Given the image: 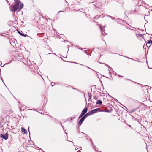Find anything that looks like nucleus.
Masks as SVG:
<instances>
[{
    "label": "nucleus",
    "instance_id": "423d86ee",
    "mask_svg": "<svg viewBox=\"0 0 152 152\" xmlns=\"http://www.w3.org/2000/svg\"><path fill=\"white\" fill-rule=\"evenodd\" d=\"M14 1L15 2V4L14 5L19 7L20 3V1L19 0H14Z\"/></svg>",
    "mask_w": 152,
    "mask_h": 152
},
{
    "label": "nucleus",
    "instance_id": "1a4fd4ad",
    "mask_svg": "<svg viewBox=\"0 0 152 152\" xmlns=\"http://www.w3.org/2000/svg\"><path fill=\"white\" fill-rule=\"evenodd\" d=\"M21 131L23 132V134H26L27 132L26 130L23 127H22L21 128Z\"/></svg>",
    "mask_w": 152,
    "mask_h": 152
},
{
    "label": "nucleus",
    "instance_id": "c85d7f7f",
    "mask_svg": "<svg viewBox=\"0 0 152 152\" xmlns=\"http://www.w3.org/2000/svg\"><path fill=\"white\" fill-rule=\"evenodd\" d=\"M3 34H4V33H0V35L2 36H4V35Z\"/></svg>",
    "mask_w": 152,
    "mask_h": 152
},
{
    "label": "nucleus",
    "instance_id": "9d476101",
    "mask_svg": "<svg viewBox=\"0 0 152 152\" xmlns=\"http://www.w3.org/2000/svg\"><path fill=\"white\" fill-rule=\"evenodd\" d=\"M18 32L19 33V34H20V35H21L22 36H24V37H27V36H28V35L26 34H22L18 30Z\"/></svg>",
    "mask_w": 152,
    "mask_h": 152
},
{
    "label": "nucleus",
    "instance_id": "9b49d317",
    "mask_svg": "<svg viewBox=\"0 0 152 152\" xmlns=\"http://www.w3.org/2000/svg\"><path fill=\"white\" fill-rule=\"evenodd\" d=\"M96 104H101L102 103V101L100 100H98L96 101Z\"/></svg>",
    "mask_w": 152,
    "mask_h": 152
},
{
    "label": "nucleus",
    "instance_id": "a211bd4d",
    "mask_svg": "<svg viewBox=\"0 0 152 152\" xmlns=\"http://www.w3.org/2000/svg\"><path fill=\"white\" fill-rule=\"evenodd\" d=\"M93 99L95 100H96L98 99V97L96 96H93Z\"/></svg>",
    "mask_w": 152,
    "mask_h": 152
},
{
    "label": "nucleus",
    "instance_id": "4be33fe9",
    "mask_svg": "<svg viewBox=\"0 0 152 152\" xmlns=\"http://www.w3.org/2000/svg\"><path fill=\"white\" fill-rule=\"evenodd\" d=\"M108 68H109L108 70L109 71H110L112 70V68L110 67H108Z\"/></svg>",
    "mask_w": 152,
    "mask_h": 152
},
{
    "label": "nucleus",
    "instance_id": "20e7f679",
    "mask_svg": "<svg viewBox=\"0 0 152 152\" xmlns=\"http://www.w3.org/2000/svg\"><path fill=\"white\" fill-rule=\"evenodd\" d=\"M85 119V118H84L83 117L82 118L80 119L79 121L78 125L79 126H80L82 124L83 122L84 121V120Z\"/></svg>",
    "mask_w": 152,
    "mask_h": 152
},
{
    "label": "nucleus",
    "instance_id": "5701e85b",
    "mask_svg": "<svg viewBox=\"0 0 152 152\" xmlns=\"http://www.w3.org/2000/svg\"><path fill=\"white\" fill-rule=\"evenodd\" d=\"M0 64L1 66V67H3L4 66V65H2V63L1 62H0Z\"/></svg>",
    "mask_w": 152,
    "mask_h": 152
},
{
    "label": "nucleus",
    "instance_id": "a19ab883",
    "mask_svg": "<svg viewBox=\"0 0 152 152\" xmlns=\"http://www.w3.org/2000/svg\"><path fill=\"white\" fill-rule=\"evenodd\" d=\"M146 16H147V15H145V17H144V18H145V17Z\"/></svg>",
    "mask_w": 152,
    "mask_h": 152
},
{
    "label": "nucleus",
    "instance_id": "de8ad7c7",
    "mask_svg": "<svg viewBox=\"0 0 152 152\" xmlns=\"http://www.w3.org/2000/svg\"><path fill=\"white\" fill-rule=\"evenodd\" d=\"M126 28H128V27H126Z\"/></svg>",
    "mask_w": 152,
    "mask_h": 152
},
{
    "label": "nucleus",
    "instance_id": "79ce46f5",
    "mask_svg": "<svg viewBox=\"0 0 152 152\" xmlns=\"http://www.w3.org/2000/svg\"><path fill=\"white\" fill-rule=\"evenodd\" d=\"M56 84H58V83H57Z\"/></svg>",
    "mask_w": 152,
    "mask_h": 152
},
{
    "label": "nucleus",
    "instance_id": "a878e982",
    "mask_svg": "<svg viewBox=\"0 0 152 152\" xmlns=\"http://www.w3.org/2000/svg\"><path fill=\"white\" fill-rule=\"evenodd\" d=\"M93 146H94V149L95 150H96V147L94 145H93Z\"/></svg>",
    "mask_w": 152,
    "mask_h": 152
},
{
    "label": "nucleus",
    "instance_id": "09e8293b",
    "mask_svg": "<svg viewBox=\"0 0 152 152\" xmlns=\"http://www.w3.org/2000/svg\"><path fill=\"white\" fill-rule=\"evenodd\" d=\"M34 110V109L33 108V110Z\"/></svg>",
    "mask_w": 152,
    "mask_h": 152
},
{
    "label": "nucleus",
    "instance_id": "2eb2a0df",
    "mask_svg": "<svg viewBox=\"0 0 152 152\" xmlns=\"http://www.w3.org/2000/svg\"><path fill=\"white\" fill-rule=\"evenodd\" d=\"M84 115L85 114H84L81 113V114H80V115L78 119H80L81 118H82Z\"/></svg>",
    "mask_w": 152,
    "mask_h": 152
},
{
    "label": "nucleus",
    "instance_id": "37998d69",
    "mask_svg": "<svg viewBox=\"0 0 152 152\" xmlns=\"http://www.w3.org/2000/svg\"><path fill=\"white\" fill-rule=\"evenodd\" d=\"M1 80H2V81H3V82L4 83V82L3 81V80H2V79L1 78Z\"/></svg>",
    "mask_w": 152,
    "mask_h": 152
},
{
    "label": "nucleus",
    "instance_id": "6e6552de",
    "mask_svg": "<svg viewBox=\"0 0 152 152\" xmlns=\"http://www.w3.org/2000/svg\"><path fill=\"white\" fill-rule=\"evenodd\" d=\"M91 115V114L90 112H88V113L85 114V115H84L83 116V117L86 119V118L88 116H90Z\"/></svg>",
    "mask_w": 152,
    "mask_h": 152
},
{
    "label": "nucleus",
    "instance_id": "f257e3e1",
    "mask_svg": "<svg viewBox=\"0 0 152 152\" xmlns=\"http://www.w3.org/2000/svg\"><path fill=\"white\" fill-rule=\"evenodd\" d=\"M102 111V110L101 108H98L96 109H93L90 112L91 115L93 114L96 113L97 112H101Z\"/></svg>",
    "mask_w": 152,
    "mask_h": 152
},
{
    "label": "nucleus",
    "instance_id": "412c9836",
    "mask_svg": "<svg viewBox=\"0 0 152 152\" xmlns=\"http://www.w3.org/2000/svg\"><path fill=\"white\" fill-rule=\"evenodd\" d=\"M55 83L51 82V85L52 86H53L55 85Z\"/></svg>",
    "mask_w": 152,
    "mask_h": 152
},
{
    "label": "nucleus",
    "instance_id": "bb28decb",
    "mask_svg": "<svg viewBox=\"0 0 152 152\" xmlns=\"http://www.w3.org/2000/svg\"><path fill=\"white\" fill-rule=\"evenodd\" d=\"M85 67H87V68H88V69H91V70H93L91 69V68H90V67H88V66H85Z\"/></svg>",
    "mask_w": 152,
    "mask_h": 152
},
{
    "label": "nucleus",
    "instance_id": "b1692460",
    "mask_svg": "<svg viewBox=\"0 0 152 152\" xmlns=\"http://www.w3.org/2000/svg\"><path fill=\"white\" fill-rule=\"evenodd\" d=\"M89 98L88 99V100L89 101L90 100V99H91V95H90V96H89Z\"/></svg>",
    "mask_w": 152,
    "mask_h": 152
},
{
    "label": "nucleus",
    "instance_id": "58836bf2",
    "mask_svg": "<svg viewBox=\"0 0 152 152\" xmlns=\"http://www.w3.org/2000/svg\"><path fill=\"white\" fill-rule=\"evenodd\" d=\"M107 112H110V111H109V110H108V111H107Z\"/></svg>",
    "mask_w": 152,
    "mask_h": 152
},
{
    "label": "nucleus",
    "instance_id": "aec40b11",
    "mask_svg": "<svg viewBox=\"0 0 152 152\" xmlns=\"http://www.w3.org/2000/svg\"><path fill=\"white\" fill-rule=\"evenodd\" d=\"M84 53H86V54H87V55H89V54H88V53L87 52V50H85V51H84Z\"/></svg>",
    "mask_w": 152,
    "mask_h": 152
},
{
    "label": "nucleus",
    "instance_id": "dca6fc26",
    "mask_svg": "<svg viewBox=\"0 0 152 152\" xmlns=\"http://www.w3.org/2000/svg\"><path fill=\"white\" fill-rule=\"evenodd\" d=\"M23 4H22L20 5V8H19L18 10V12H19V11H20L22 8L23 7Z\"/></svg>",
    "mask_w": 152,
    "mask_h": 152
},
{
    "label": "nucleus",
    "instance_id": "4468645a",
    "mask_svg": "<svg viewBox=\"0 0 152 152\" xmlns=\"http://www.w3.org/2000/svg\"><path fill=\"white\" fill-rule=\"evenodd\" d=\"M99 28H100V29H101V31L102 33V35H104V30L103 31V30H102V28L101 26H100Z\"/></svg>",
    "mask_w": 152,
    "mask_h": 152
},
{
    "label": "nucleus",
    "instance_id": "6ab92c4d",
    "mask_svg": "<svg viewBox=\"0 0 152 152\" xmlns=\"http://www.w3.org/2000/svg\"><path fill=\"white\" fill-rule=\"evenodd\" d=\"M122 56H123V57H126V58L128 59H131V60H134V59H133L132 58H128V57H126V56H123L122 55Z\"/></svg>",
    "mask_w": 152,
    "mask_h": 152
},
{
    "label": "nucleus",
    "instance_id": "f704fd0d",
    "mask_svg": "<svg viewBox=\"0 0 152 152\" xmlns=\"http://www.w3.org/2000/svg\"><path fill=\"white\" fill-rule=\"evenodd\" d=\"M60 124H61V126H62V127L63 128L64 127L62 125V123H60Z\"/></svg>",
    "mask_w": 152,
    "mask_h": 152
},
{
    "label": "nucleus",
    "instance_id": "ea45409f",
    "mask_svg": "<svg viewBox=\"0 0 152 152\" xmlns=\"http://www.w3.org/2000/svg\"><path fill=\"white\" fill-rule=\"evenodd\" d=\"M148 67L149 69H151V68H149V67L148 66Z\"/></svg>",
    "mask_w": 152,
    "mask_h": 152
},
{
    "label": "nucleus",
    "instance_id": "f03ea898",
    "mask_svg": "<svg viewBox=\"0 0 152 152\" xmlns=\"http://www.w3.org/2000/svg\"><path fill=\"white\" fill-rule=\"evenodd\" d=\"M0 137L5 140H7L8 137V133L6 132L4 134H0Z\"/></svg>",
    "mask_w": 152,
    "mask_h": 152
},
{
    "label": "nucleus",
    "instance_id": "7c9ffc66",
    "mask_svg": "<svg viewBox=\"0 0 152 152\" xmlns=\"http://www.w3.org/2000/svg\"><path fill=\"white\" fill-rule=\"evenodd\" d=\"M80 64L81 66H84L85 67V66H86L85 65H83V64Z\"/></svg>",
    "mask_w": 152,
    "mask_h": 152
},
{
    "label": "nucleus",
    "instance_id": "8fccbe9b",
    "mask_svg": "<svg viewBox=\"0 0 152 152\" xmlns=\"http://www.w3.org/2000/svg\"><path fill=\"white\" fill-rule=\"evenodd\" d=\"M22 23H23V21H22Z\"/></svg>",
    "mask_w": 152,
    "mask_h": 152
},
{
    "label": "nucleus",
    "instance_id": "c756f323",
    "mask_svg": "<svg viewBox=\"0 0 152 152\" xmlns=\"http://www.w3.org/2000/svg\"><path fill=\"white\" fill-rule=\"evenodd\" d=\"M91 142L92 144V145H94V143H93L92 142V140H91Z\"/></svg>",
    "mask_w": 152,
    "mask_h": 152
},
{
    "label": "nucleus",
    "instance_id": "2f4dec72",
    "mask_svg": "<svg viewBox=\"0 0 152 152\" xmlns=\"http://www.w3.org/2000/svg\"><path fill=\"white\" fill-rule=\"evenodd\" d=\"M91 94V93H88V95L89 96H90Z\"/></svg>",
    "mask_w": 152,
    "mask_h": 152
},
{
    "label": "nucleus",
    "instance_id": "7ed1b4c3",
    "mask_svg": "<svg viewBox=\"0 0 152 152\" xmlns=\"http://www.w3.org/2000/svg\"><path fill=\"white\" fill-rule=\"evenodd\" d=\"M19 8V6H16L15 5H14L12 7V10H11L12 11L14 12H15L16 10H18Z\"/></svg>",
    "mask_w": 152,
    "mask_h": 152
},
{
    "label": "nucleus",
    "instance_id": "49530a36",
    "mask_svg": "<svg viewBox=\"0 0 152 152\" xmlns=\"http://www.w3.org/2000/svg\"><path fill=\"white\" fill-rule=\"evenodd\" d=\"M81 50H83L82 49V48H81Z\"/></svg>",
    "mask_w": 152,
    "mask_h": 152
},
{
    "label": "nucleus",
    "instance_id": "c9c22d12",
    "mask_svg": "<svg viewBox=\"0 0 152 152\" xmlns=\"http://www.w3.org/2000/svg\"><path fill=\"white\" fill-rule=\"evenodd\" d=\"M72 63H75V64H77V63L75 62H71Z\"/></svg>",
    "mask_w": 152,
    "mask_h": 152
},
{
    "label": "nucleus",
    "instance_id": "cd10ccee",
    "mask_svg": "<svg viewBox=\"0 0 152 152\" xmlns=\"http://www.w3.org/2000/svg\"><path fill=\"white\" fill-rule=\"evenodd\" d=\"M108 16H109V17H110L111 18V19H112V20H114V18H113L111 16H110V15H108Z\"/></svg>",
    "mask_w": 152,
    "mask_h": 152
},
{
    "label": "nucleus",
    "instance_id": "a18cd8bd",
    "mask_svg": "<svg viewBox=\"0 0 152 152\" xmlns=\"http://www.w3.org/2000/svg\"><path fill=\"white\" fill-rule=\"evenodd\" d=\"M78 152H81V151H78Z\"/></svg>",
    "mask_w": 152,
    "mask_h": 152
},
{
    "label": "nucleus",
    "instance_id": "4c0bfd02",
    "mask_svg": "<svg viewBox=\"0 0 152 152\" xmlns=\"http://www.w3.org/2000/svg\"><path fill=\"white\" fill-rule=\"evenodd\" d=\"M130 127H131V125H128Z\"/></svg>",
    "mask_w": 152,
    "mask_h": 152
},
{
    "label": "nucleus",
    "instance_id": "f8f14e48",
    "mask_svg": "<svg viewBox=\"0 0 152 152\" xmlns=\"http://www.w3.org/2000/svg\"><path fill=\"white\" fill-rule=\"evenodd\" d=\"M138 108H137L134 109L132 110L130 112V113L133 114V113L137 109H138Z\"/></svg>",
    "mask_w": 152,
    "mask_h": 152
},
{
    "label": "nucleus",
    "instance_id": "3c124183",
    "mask_svg": "<svg viewBox=\"0 0 152 152\" xmlns=\"http://www.w3.org/2000/svg\"><path fill=\"white\" fill-rule=\"evenodd\" d=\"M138 62H140V61L139 60L138 61Z\"/></svg>",
    "mask_w": 152,
    "mask_h": 152
},
{
    "label": "nucleus",
    "instance_id": "c03bdc74",
    "mask_svg": "<svg viewBox=\"0 0 152 152\" xmlns=\"http://www.w3.org/2000/svg\"><path fill=\"white\" fill-rule=\"evenodd\" d=\"M10 44H11V45H13L12 44H11V43L10 42Z\"/></svg>",
    "mask_w": 152,
    "mask_h": 152
},
{
    "label": "nucleus",
    "instance_id": "e433bc0d",
    "mask_svg": "<svg viewBox=\"0 0 152 152\" xmlns=\"http://www.w3.org/2000/svg\"><path fill=\"white\" fill-rule=\"evenodd\" d=\"M63 12L62 11H60L58 13H59L60 12Z\"/></svg>",
    "mask_w": 152,
    "mask_h": 152
},
{
    "label": "nucleus",
    "instance_id": "0eeeda50",
    "mask_svg": "<svg viewBox=\"0 0 152 152\" xmlns=\"http://www.w3.org/2000/svg\"><path fill=\"white\" fill-rule=\"evenodd\" d=\"M88 110V108L87 107H85L82 110V113L84 114L85 115L87 113Z\"/></svg>",
    "mask_w": 152,
    "mask_h": 152
},
{
    "label": "nucleus",
    "instance_id": "473e14b6",
    "mask_svg": "<svg viewBox=\"0 0 152 152\" xmlns=\"http://www.w3.org/2000/svg\"><path fill=\"white\" fill-rule=\"evenodd\" d=\"M118 76L119 77H123V76H121V75H118Z\"/></svg>",
    "mask_w": 152,
    "mask_h": 152
},
{
    "label": "nucleus",
    "instance_id": "39448f33",
    "mask_svg": "<svg viewBox=\"0 0 152 152\" xmlns=\"http://www.w3.org/2000/svg\"><path fill=\"white\" fill-rule=\"evenodd\" d=\"M144 34H136V37L138 39H139L141 37L144 39Z\"/></svg>",
    "mask_w": 152,
    "mask_h": 152
},
{
    "label": "nucleus",
    "instance_id": "ddd939ff",
    "mask_svg": "<svg viewBox=\"0 0 152 152\" xmlns=\"http://www.w3.org/2000/svg\"><path fill=\"white\" fill-rule=\"evenodd\" d=\"M147 43L148 44H151L152 43V40H149L148 41L147 43L146 44V45L147 47H148V45H147ZM150 45L149 46V47L150 46Z\"/></svg>",
    "mask_w": 152,
    "mask_h": 152
},
{
    "label": "nucleus",
    "instance_id": "f3484780",
    "mask_svg": "<svg viewBox=\"0 0 152 152\" xmlns=\"http://www.w3.org/2000/svg\"><path fill=\"white\" fill-rule=\"evenodd\" d=\"M81 132L83 134V135H82V137H86V135H87V134L82 132Z\"/></svg>",
    "mask_w": 152,
    "mask_h": 152
},
{
    "label": "nucleus",
    "instance_id": "72a5a7b5",
    "mask_svg": "<svg viewBox=\"0 0 152 152\" xmlns=\"http://www.w3.org/2000/svg\"><path fill=\"white\" fill-rule=\"evenodd\" d=\"M132 117H133V118H132L133 119H134V120L136 119L134 117H133V116H132Z\"/></svg>",
    "mask_w": 152,
    "mask_h": 152
},
{
    "label": "nucleus",
    "instance_id": "393cba45",
    "mask_svg": "<svg viewBox=\"0 0 152 152\" xmlns=\"http://www.w3.org/2000/svg\"><path fill=\"white\" fill-rule=\"evenodd\" d=\"M105 65L107 66L108 67H110V66L108 65L107 64H104Z\"/></svg>",
    "mask_w": 152,
    "mask_h": 152
}]
</instances>
